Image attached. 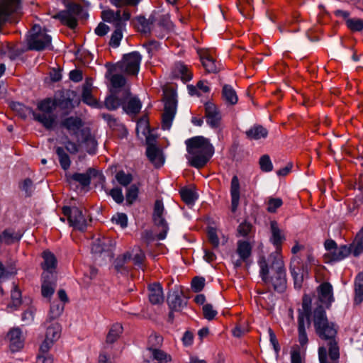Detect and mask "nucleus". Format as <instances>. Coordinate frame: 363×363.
<instances>
[{
  "label": "nucleus",
  "mask_w": 363,
  "mask_h": 363,
  "mask_svg": "<svg viewBox=\"0 0 363 363\" xmlns=\"http://www.w3.org/2000/svg\"><path fill=\"white\" fill-rule=\"evenodd\" d=\"M205 286V279L201 277H195L191 281V288L196 293L203 290Z\"/></svg>",
  "instance_id": "0e129e2a"
},
{
  "label": "nucleus",
  "mask_w": 363,
  "mask_h": 363,
  "mask_svg": "<svg viewBox=\"0 0 363 363\" xmlns=\"http://www.w3.org/2000/svg\"><path fill=\"white\" fill-rule=\"evenodd\" d=\"M115 178L116 181L122 186H127L129 185L133 181V176L131 174H126L123 170L118 171Z\"/></svg>",
  "instance_id": "8fccbe9b"
},
{
  "label": "nucleus",
  "mask_w": 363,
  "mask_h": 363,
  "mask_svg": "<svg viewBox=\"0 0 363 363\" xmlns=\"http://www.w3.org/2000/svg\"><path fill=\"white\" fill-rule=\"evenodd\" d=\"M187 298L182 290L175 289L168 293L167 301L169 309L181 311L184 307L186 306Z\"/></svg>",
  "instance_id": "4468645a"
},
{
  "label": "nucleus",
  "mask_w": 363,
  "mask_h": 363,
  "mask_svg": "<svg viewBox=\"0 0 363 363\" xmlns=\"http://www.w3.org/2000/svg\"><path fill=\"white\" fill-rule=\"evenodd\" d=\"M114 27H115V30L113 31V33L111 35L109 45H110V46H111L113 48H117L119 46L121 40L123 38V29L125 27L121 26L120 23L119 24L118 23V25Z\"/></svg>",
  "instance_id": "a18cd8bd"
},
{
  "label": "nucleus",
  "mask_w": 363,
  "mask_h": 363,
  "mask_svg": "<svg viewBox=\"0 0 363 363\" xmlns=\"http://www.w3.org/2000/svg\"><path fill=\"white\" fill-rule=\"evenodd\" d=\"M22 233L20 232H14L12 229H5L1 234L0 238L2 242L6 245H11L15 242H18L22 238Z\"/></svg>",
  "instance_id": "72a5a7b5"
},
{
  "label": "nucleus",
  "mask_w": 363,
  "mask_h": 363,
  "mask_svg": "<svg viewBox=\"0 0 363 363\" xmlns=\"http://www.w3.org/2000/svg\"><path fill=\"white\" fill-rule=\"evenodd\" d=\"M11 301L7 306V310L9 312H13L18 308V307L21 305V292L19 289L15 288L11 291Z\"/></svg>",
  "instance_id": "ea45409f"
},
{
  "label": "nucleus",
  "mask_w": 363,
  "mask_h": 363,
  "mask_svg": "<svg viewBox=\"0 0 363 363\" xmlns=\"http://www.w3.org/2000/svg\"><path fill=\"white\" fill-rule=\"evenodd\" d=\"M172 74L174 78H179L184 82L190 81L192 78V74L188 67L181 62L174 64Z\"/></svg>",
  "instance_id": "c85d7f7f"
},
{
  "label": "nucleus",
  "mask_w": 363,
  "mask_h": 363,
  "mask_svg": "<svg viewBox=\"0 0 363 363\" xmlns=\"http://www.w3.org/2000/svg\"><path fill=\"white\" fill-rule=\"evenodd\" d=\"M138 23L141 26L140 31L145 35H150L151 33V25L146 21V18L143 16L136 17Z\"/></svg>",
  "instance_id": "bf43d9fd"
},
{
  "label": "nucleus",
  "mask_w": 363,
  "mask_h": 363,
  "mask_svg": "<svg viewBox=\"0 0 363 363\" xmlns=\"http://www.w3.org/2000/svg\"><path fill=\"white\" fill-rule=\"evenodd\" d=\"M101 117L107 122L109 127L113 130L124 129V125L118 120L109 113H102Z\"/></svg>",
  "instance_id": "09e8293b"
},
{
  "label": "nucleus",
  "mask_w": 363,
  "mask_h": 363,
  "mask_svg": "<svg viewBox=\"0 0 363 363\" xmlns=\"http://www.w3.org/2000/svg\"><path fill=\"white\" fill-rule=\"evenodd\" d=\"M122 332L123 327L121 324H113L111 326V329L109 330V332L108 333V335L106 336V342L108 344H112L115 342L118 339Z\"/></svg>",
  "instance_id": "79ce46f5"
},
{
  "label": "nucleus",
  "mask_w": 363,
  "mask_h": 363,
  "mask_svg": "<svg viewBox=\"0 0 363 363\" xmlns=\"http://www.w3.org/2000/svg\"><path fill=\"white\" fill-rule=\"evenodd\" d=\"M10 341V350L12 352H15L23 346V342L21 338V330L18 328H13L10 330L7 335Z\"/></svg>",
  "instance_id": "bb28decb"
},
{
  "label": "nucleus",
  "mask_w": 363,
  "mask_h": 363,
  "mask_svg": "<svg viewBox=\"0 0 363 363\" xmlns=\"http://www.w3.org/2000/svg\"><path fill=\"white\" fill-rule=\"evenodd\" d=\"M145 259V255L143 250H141L140 247H137L136 252L134 255V256H132V259L133 261V263L135 266H137L139 268H141L143 267V262Z\"/></svg>",
  "instance_id": "e2e57ef3"
},
{
  "label": "nucleus",
  "mask_w": 363,
  "mask_h": 363,
  "mask_svg": "<svg viewBox=\"0 0 363 363\" xmlns=\"http://www.w3.org/2000/svg\"><path fill=\"white\" fill-rule=\"evenodd\" d=\"M180 196L182 201L187 205L193 204L198 198L196 193L188 188L182 189L180 190Z\"/></svg>",
  "instance_id": "c03bdc74"
},
{
  "label": "nucleus",
  "mask_w": 363,
  "mask_h": 363,
  "mask_svg": "<svg viewBox=\"0 0 363 363\" xmlns=\"http://www.w3.org/2000/svg\"><path fill=\"white\" fill-rule=\"evenodd\" d=\"M63 214L67 218L70 226L84 232L86 229L87 223L82 211L77 206H64Z\"/></svg>",
  "instance_id": "f8f14e48"
},
{
  "label": "nucleus",
  "mask_w": 363,
  "mask_h": 363,
  "mask_svg": "<svg viewBox=\"0 0 363 363\" xmlns=\"http://www.w3.org/2000/svg\"><path fill=\"white\" fill-rule=\"evenodd\" d=\"M64 144L66 150L70 154L75 155L79 151L80 143H74L68 139Z\"/></svg>",
  "instance_id": "774afa93"
},
{
  "label": "nucleus",
  "mask_w": 363,
  "mask_h": 363,
  "mask_svg": "<svg viewBox=\"0 0 363 363\" xmlns=\"http://www.w3.org/2000/svg\"><path fill=\"white\" fill-rule=\"evenodd\" d=\"M111 88V89H125L126 79L120 74H114L109 78Z\"/></svg>",
  "instance_id": "de8ad7c7"
},
{
  "label": "nucleus",
  "mask_w": 363,
  "mask_h": 363,
  "mask_svg": "<svg viewBox=\"0 0 363 363\" xmlns=\"http://www.w3.org/2000/svg\"><path fill=\"white\" fill-rule=\"evenodd\" d=\"M52 38L46 33L45 29L42 30L40 26L35 25L31 33L28 36V49L29 50L42 51L51 45Z\"/></svg>",
  "instance_id": "1a4fd4ad"
},
{
  "label": "nucleus",
  "mask_w": 363,
  "mask_h": 363,
  "mask_svg": "<svg viewBox=\"0 0 363 363\" xmlns=\"http://www.w3.org/2000/svg\"><path fill=\"white\" fill-rule=\"evenodd\" d=\"M42 257L44 259L42 263V268L43 270H55L57 267V259L55 255L49 250H45Z\"/></svg>",
  "instance_id": "c9c22d12"
},
{
  "label": "nucleus",
  "mask_w": 363,
  "mask_h": 363,
  "mask_svg": "<svg viewBox=\"0 0 363 363\" xmlns=\"http://www.w3.org/2000/svg\"><path fill=\"white\" fill-rule=\"evenodd\" d=\"M115 247V242L110 238L102 237L95 239L91 244V252L101 255H106L112 258L113 257V250Z\"/></svg>",
  "instance_id": "ddd939ff"
},
{
  "label": "nucleus",
  "mask_w": 363,
  "mask_h": 363,
  "mask_svg": "<svg viewBox=\"0 0 363 363\" xmlns=\"http://www.w3.org/2000/svg\"><path fill=\"white\" fill-rule=\"evenodd\" d=\"M84 125L83 121L78 116H69L65 118L61 122V126L74 136L77 142H79L80 131L84 128Z\"/></svg>",
  "instance_id": "dca6fc26"
},
{
  "label": "nucleus",
  "mask_w": 363,
  "mask_h": 363,
  "mask_svg": "<svg viewBox=\"0 0 363 363\" xmlns=\"http://www.w3.org/2000/svg\"><path fill=\"white\" fill-rule=\"evenodd\" d=\"M346 26L352 32H360L363 30V20L361 18L347 19Z\"/></svg>",
  "instance_id": "603ef678"
},
{
  "label": "nucleus",
  "mask_w": 363,
  "mask_h": 363,
  "mask_svg": "<svg viewBox=\"0 0 363 363\" xmlns=\"http://www.w3.org/2000/svg\"><path fill=\"white\" fill-rule=\"evenodd\" d=\"M19 188L25 191L26 196L30 197L34 190L33 182L30 178H26L20 184Z\"/></svg>",
  "instance_id": "13d9d810"
},
{
  "label": "nucleus",
  "mask_w": 363,
  "mask_h": 363,
  "mask_svg": "<svg viewBox=\"0 0 363 363\" xmlns=\"http://www.w3.org/2000/svg\"><path fill=\"white\" fill-rule=\"evenodd\" d=\"M60 325L57 323H53L50 326L48 327L46 330L45 338L54 342L60 337Z\"/></svg>",
  "instance_id": "49530a36"
},
{
  "label": "nucleus",
  "mask_w": 363,
  "mask_h": 363,
  "mask_svg": "<svg viewBox=\"0 0 363 363\" xmlns=\"http://www.w3.org/2000/svg\"><path fill=\"white\" fill-rule=\"evenodd\" d=\"M318 305H324L326 308H330L334 301L333 286L329 282H323L317 288Z\"/></svg>",
  "instance_id": "2eb2a0df"
},
{
  "label": "nucleus",
  "mask_w": 363,
  "mask_h": 363,
  "mask_svg": "<svg viewBox=\"0 0 363 363\" xmlns=\"http://www.w3.org/2000/svg\"><path fill=\"white\" fill-rule=\"evenodd\" d=\"M205 118L207 124L211 128H218L221 122V113L218 107L212 102L208 101L205 104Z\"/></svg>",
  "instance_id": "a211bd4d"
},
{
  "label": "nucleus",
  "mask_w": 363,
  "mask_h": 363,
  "mask_svg": "<svg viewBox=\"0 0 363 363\" xmlns=\"http://www.w3.org/2000/svg\"><path fill=\"white\" fill-rule=\"evenodd\" d=\"M141 107V101L137 97L131 98L126 106H123V109L128 114H138L140 111Z\"/></svg>",
  "instance_id": "a19ab883"
},
{
  "label": "nucleus",
  "mask_w": 363,
  "mask_h": 363,
  "mask_svg": "<svg viewBox=\"0 0 363 363\" xmlns=\"http://www.w3.org/2000/svg\"><path fill=\"white\" fill-rule=\"evenodd\" d=\"M139 189L135 184H132L128 189L125 195L126 202L131 205L137 199Z\"/></svg>",
  "instance_id": "5fc2aeb1"
},
{
  "label": "nucleus",
  "mask_w": 363,
  "mask_h": 363,
  "mask_svg": "<svg viewBox=\"0 0 363 363\" xmlns=\"http://www.w3.org/2000/svg\"><path fill=\"white\" fill-rule=\"evenodd\" d=\"M354 292V303L359 305L363 301V272L358 273L355 278Z\"/></svg>",
  "instance_id": "473e14b6"
},
{
  "label": "nucleus",
  "mask_w": 363,
  "mask_h": 363,
  "mask_svg": "<svg viewBox=\"0 0 363 363\" xmlns=\"http://www.w3.org/2000/svg\"><path fill=\"white\" fill-rule=\"evenodd\" d=\"M91 86L92 82L87 79L82 86V100L86 104L95 106L97 102L91 94Z\"/></svg>",
  "instance_id": "2f4dec72"
},
{
  "label": "nucleus",
  "mask_w": 363,
  "mask_h": 363,
  "mask_svg": "<svg viewBox=\"0 0 363 363\" xmlns=\"http://www.w3.org/2000/svg\"><path fill=\"white\" fill-rule=\"evenodd\" d=\"M141 59V55L137 51L125 54L121 62H118L113 68L108 69L106 77H108V74L112 72L116 71V68L128 74H138Z\"/></svg>",
  "instance_id": "6e6552de"
},
{
  "label": "nucleus",
  "mask_w": 363,
  "mask_h": 363,
  "mask_svg": "<svg viewBox=\"0 0 363 363\" xmlns=\"http://www.w3.org/2000/svg\"><path fill=\"white\" fill-rule=\"evenodd\" d=\"M110 93L113 94L122 105H125L127 100L130 96V91L129 88L125 89H110Z\"/></svg>",
  "instance_id": "37998d69"
},
{
  "label": "nucleus",
  "mask_w": 363,
  "mask_h": 363,
  "mask_svg": "<svg viewBox=\"0 0 363 363\" xmlns=\"http://www.w3.org/2000/svg\"><path fill=\"white\" fill-rule=\"evenodd\" d=\"M97 174V170L94 168L87 169L86 173H74L73 174H66V179L68 184L72 186L74 182H78L82 187H87L91 184V176Z\"/></svg>",
  "instance_id": "f3484780"
},
{
  "label": "nucleus",
  "mask_w": 363,
  "mask_h": 363,
  "mask_svg": "<svg viewBox=\"0 0 363 363\" xmlns=\"http://www.w3.org/2000/svg\"><path fill=\"white\" fill-rule=\"evenodd\" d=\"M157 25L165 33L169 31L172 27V23L169 19V15H162L159 18V22Z\"/></svg>",
  "instance_id": "680f3d73"
},
{
  "label": "nucleus",
  "mask_w": 363,
  "mask_h": 363,
  "mask_svg": "<svg viewBox=\"0 0 363 363\" xmlns=\"http://www.w3.org/2000/svg\"><path fill=\"white\" fill-rule=\"evenodd\" d=\"M270 231L272 234L269 238L270 242L275 247L277 251L281 250V245L286 240V237L282 234V232L279 228L278 223L276 220L270 221Z\"/></svg>",
  "instance_id": "412c9836"
},
{
  "label": "nucleus",
  "mask_w": 363,
  "mask_h": 363,
  "mask_svg": "<svg viewBox=\"0 0 363 363\" xmlns=\"http://www.w3.org/2000/svg\"><path fill=\"white\" fill-rule=\"evenodd\" d=\"M231 211L235 212L240 201V182L238 176L234 175L230 184Z\"/></svg>",
  "instance_id": "cd10ccee"
},
{
  "label": "nucleus",
  "mask_w": 363,
  "mask_h": 363,
  "mask_svg": "<svg viewBox=\"0 0 363 363\" xmlns=\"http://www.w3.org/2000/svg\"><path fill=\"white\" fill-rule=\"evenodd\" d=\"M112 221L120 225L122 228H125L128 225V217L123 213H118L116 216H113Z\"/></svg>",
  "instance_id": "338daca9"
},
{
  "label": "nucleus",
  "mask_w": 363,
  "mask_h": 363,
  "mask_svg": "<svg viewBox=\"0 0 363 363\" xmlns=\"http://www.w3.org/2000/svg\"><path fill=\"white\" fill-rule=\"evenodd\" d=\"M65 7L66 9L60 11L53 17L71 29H74L77 26V16H88L87 13H84L83 7L79 4L68 2L65 4Z\"/></svg>",
  "instance_id": "0eeeda50"
},
{
  "label": "nucleus",
  "mask_w": 363,
  "mask_h": 363,
  "mask_svg": "<svg viewBox=\"0 0 363 363\" xmlns=\"http://www.w3.org/2000/svg\"><path fill=\"white\" fill-rule=\"evenodd\" d=\"M203 317L208 320H212L216 316L218 312L213 310V306L211 303H206L202 308Z\"/></svg>",
  "instance_id": "052dcab7"
},
{
  "label": "nucleus",
  "mask_w": 363,
  "mask_h": 363,
  "mask_svg": "<svg viewBox=\"0 0 363 363\" xmlns=\"http://www.w3.org/2000/svg\"><path fill=\"white\" fill-rule=\"evenodd\" d=\"M289 269L294 279L295 289H300L302 287L304 279L303 272H301V271L304 270V266L300 265V262H298L296 263L294 262H291Z\"/></svg>",
  "instance_id": "393cba45"
},
{
  "label": "nucleus",
  "mask_w": 363,
  "mask_h": 363,
  "mask_svg": "<svg viewBox=\"0 0 363 363\" xmlns=\"http://www.w3.org/2000/svg\"><path fill=\"white\" fill-rule=\"evenodd\" d=\"M147 290L149 301L152 304H160L164 301L162 286L159 282L149 284Z\"/></svg>",
  "instance_id": "4be33fe9"
},
{
  "label": "nucleus",
  "mask_w": 363,
  "mask_h": 363,
  "mask_svg": "<svg viewBox=\"0 0 363 363\" xmlns=\"http://www.w3.org/2000/svg\"><path fill=\"white\" fill-rule=\"evenodd\" d=\"M247 138L249 140H258L266 138L268 135V130L262 125H254L245 132Z\"/></svg>",
  "instance_id": "7c9ffc66"
},
{
  "label": "nucleus",
  "mask_w": 363,
  "mask_h": 363,
  "mask_svg": "<svg viewBox=\"0 0 363 363\" xmlns=\"http://www.w3.org/2000/svg\"><path fill=\"white\" fill-rule=\"evenodd\" d=\"M259 274L263 282L271 285L278 293H283L287 287V280L284 263L279 252L269 255L268 258L262 256L259 258Z\"/></svg>",
  "instance_id": "f257e3e1"
},
{
  "label": "nucleus",
  "mask_w": 363,
  "mask_h": 363,
  "mask_svg": "<svg viewBox=\"0 0 363 363\" xmlns=\"http://www.w3.org/2000/svg\"><path fill=\"white\" fill-rule=\"evenodd\" d=\"M132 259V254L130 252H126L122 255H119L113 262L114 269L121 274H128L130 269L126 264Z\"/></svg>",
  "instance_id": "a878e982"
},
{
  "label": "nucleus",
  "mask_w": 363,
  "mask_h": 363,
  "mask_svg": "<svg viewBox=\"0 0 363 363\" xmlns=\"http://www.w3.org/2000/svg\"><path fill=\"white\" fill-rule=\"evenodd\" d=\"M164 207L162 201L159 199L156 200L153 208L152 220L154 225L161 229V231L157 234L158 240L165 239L169 230L168 223L164 217Z\"/></svg>",
  "instance_id": "9b49d317"
},
{
  "label": "nucleus",
  "mask_w": 363,
  "mask_h": 363,
  "mask_svg": "<svg viewBox=\"0 0 363 363\" xmlns=\"http://www.w3.org/2000/svg\"><path fill=\"white\" fill-rule=\"evenodd\" d=\"M199 55L206 72L217 73L220 71V65L210 55L208 51L199 52Z\"/></svg>",
  "instance_id": "b1692460"
},
{
  "label": "nucleus",
  "mask_w": 363,
  "mask_h": 363,
  "mask_svg": "<svg viewBox=\"0 0 363 363\" xmlns=\"http://www.w3.org/2000/svg\"><path fill=\"white\" fill-rule=\"evenodd\" d=\"M311 298L309 295L305 294L302 299V309L298 311V342L301 347L307 345L308 342L307 333L305 328V318L307 320L308 325H311Z\"/></svg>",
  "instance_id": "39448f33"
},
{
  "label": "nucleus",
  "mask_w": 363,
  "mask_h": 363,
  "mask_svg": "<svg viewBox=\"0 0 363 363\" xmlns=\"http://www.w3.org/2000/svg\"><path fill=\"white\" fill-rule=\"evenodd\" d=\"M177 95L172 89H165L163 94L162 101L164 103V113L162 118V128L169 130L177 112Z\"/></svg>",
  "instance_id": "423d86ee"
},
{
  "label": "nucleus",
  "mask_w": 363,
  "mask_h": 363,
  "mask_svg": "<svg viewBox=\"0 0 363 363\" xmlns=\"http://www.w3.org/2000/svg\"><path fill=\"white\" fill-rule=\"evenodd\" d=\"M348 247H351V253H352L354 257H358L363 252V227L357 234L353 242L350 244Z\"/></svg>",
  "instance_id": "e433bc0d"
},
{
  "label": "nucleus",
  "mask_w": 363,
  "mask_h": 363,
  "mask_svg": "<svg viewBox=\"0 0 363 363\" xmlns=\"http://www.w3.org/2000/svg\"><path fill=\"white\" fill-rule=\"evenodd\" d=\"M55 108L53 99L48 97L40 101L37 104V109L40 113L34 111V120L42 124L46 130H52L56 119L53 113Z\"/></svg>",
  "instance_id": "20e7f679"
},
{
  "label": "nucleus",
  "mask_w": 363,
  "mask_h": 363,
  "mask_svg": "<svg viewBox=\"0 0 363 363\" xmlns=\"http://www.w3.org/2000/svg\"><path fill=\"white\" fill-rule=\"evenodd\" d=\"M64 310V306L62 304H52L50 306L49 319L55 320L58 318Z\"/></svg>",
  "instance_id": "69168bd1"
},
{
  "label": "nucleus",
  "mask_w": 363,
  "mask_h": 363,
  "mask_svg": "<svg viewBox=\"0 0 363 363\" xmlns=\"http://www.w3.org/2000/svg\"><path fill=\"white\" fill-rule=\"evenodd\" d=\"M260 169L262 172H269L273 169V165L268 155H264L259 161Z\"/></svg>",
  "instance_id": "4d7b16f0"
},
{
  "label": "nucleus",
  "mask_w": 363,
  "mask_h": 363,
  "mask_svg": "<svg viewBox=\"0 0 363 363\" xmlns=\"http://www.w3.org/2000/svg\"><path fill=\"white\" fill-rule=\"evenodd\" d=\"M11 108L16 111L22 118H26L28 115L34 117V110L19 102H12Z\"/></svg>",
  "instance_id": "58836bf2"
},
{
  "label": "nucleus",
  "mask_w": 363,
  "mask_h": 363,
  "mask_svg": "<svg viewBox=\"0 0 363 363\" xmlns=\"http://www.w3.org/2000/svg\"><path fill=\"white\" fill-rule=\"evenodd\" d=\"M186 155L190 166L201 169L210 160L214 153V147L208 138L195 136L186 140Z\"/></svg>",
  "instance_id": "7ed1b4c3"
},
{
  "label": "nucleus",
  "mask_w": 363,
  "mask_h": 363,
  "mask_svg": "<svg viewBox=\"0 0 363 363\" xmlns=\"http://www.w3.org/2000/svg\"><path fill=\"white\" fill-rule=\"evenodd\" d=\"M79 143L84 145L86 151L93 155L96 153L97 148V141L94 137L91 135V130L89 128H84L80 131L79 142Z\"/></svg>",
  "instance_id": "6ab92c4d"
},
{
  "label": "nucleus",
  "mask_w": 363,
  "mask_h": 363,
  "mask_svg": "<svg viewBox=\"0 0 363 363\" xmlns=\"http://www.w3.org/2000/svg\"><path fill=\"white\" fill-rule=\"evenodd\" d=\"M351 247H348L347 245H343L340 247H336L331 252L325 253L324 255V260L325 262H339L347 257L350 254H351Z\"/></svg>",
  "instance_id": "aec40b11"
},
{
  "label": "nucleus",
  "mask_w": 363,
  "mask_h": 363,
  "mask_svg": "<svg viewBox=\"0 0 363 363\" xmlns=\"http://www.w3.org/2000/svg\"><path fill=\"white\" fill-rule=\"evenodd\" d=\"M283 204L282 199L280 198H269L267 202V211L269 213H274Z\"/></svg>",
  "instance_id": "6e6d98bb"
},
{
  "label": "nucleus",
  "mask_w": 363,
  "mask_h": 363,
  "mask_svg": "<svg viewBox=\"0 0 363 363\" xmlns=\"http://www.w3.org/2000/svg\"><path fill=\"white\" fill-rule=\"evenodd\" d=\"M313 323L315 333L322 340H328V354L334 363L340 357L339 347L335 340L337 333L336 325L328 320L323 306L318 305L313 312Z\"/></svg>",
  "instance_id": "f03ea898"
},
{
  "label": "nucleus",
  "mask_w": 363,
  "mask_h": 363,
  "mask_svg": "<svg viewBox=\"0 0 363 363\" xmlns=\"http://www.w3.org/2000/svg\"><path fill=\"white\" fill-rule=\"evenodd\" d=\"M75 91L67 89L61 91L58 96L55 97V108L58 107L65 114H69L71 111L79 104V99H77Z\"/></svg>",
  "instance_id": "9d476101"
},
{
  "label": "nucleus",
  "mask_w": 363,
  "mask_h": 363,
  "mask_svg": "<svg viewBox=\"0 0 363 363\" xmlns=\"http://www.w3.org/2000/svg\"><path fill=\"white\" fill-rule=\"evenodd\" d=\"M146 156L156 168H160L164 162L162 151L157 146L147 147Z\"/></svg>",
  "instance_id": "5701e85b"
},
{
  "label": "nucleus",
  "mask_w": 363,
  "mask_h": 363,
  "mask_svg": "<svg viewBox=\"0 0 363 363\" xmlns=\"http://www.w3.org/2000/svg\"><path fill=\"white\" fill-rule=\"evenodd\" d=\"M105 107L109 111H115L118 108L121 106H123L122 104L114 96L113 94L110 93L108 96L106 97L104 101Z\"/></svg>",
  "instance_id": "3c124183"
},
{
  "label": "nucleus",
  "mask_w": 363,
  "mask_h": 363,
  "mask_svg": "<svg viewBox=\"0 0 363 363\" xmlns=\"http://www.w3.org/2000/svg\"><path fill=\"white\" fill-rule=\"evenodd\" d=\"M55 153L58 157L60 167L64 170H67L71 165V160L69 155L65 152L62 147H55Z\"/></svg>",
  "instance_id": "4c0bfd02"
},
{
  "label": "nucleus",
  "mask_w": 363,
  "mask_h": 363,
  "mask_svg": "<svg viewBox=\"0 0 363 363\" xmlns=\"http://www.w3.org/2000/svg\"><path fill=\"white\" fill-rule=\"evenodd\" d=\"M43 284H57V275L55 270H44L42 274Z\"/></svg>",
  "instance_id": "864d4df0"
},
{
  "label": "nucleus",
  "mask_w": 363,
  "mask_h": 363,
  "mask_svg": "<svg viewBox=\"0 0 363 363\" xmlns=\"http://www.w3.org/2000/svg\"><path fill=\"white\" fill-rule=\"evenodd\" d=\"M222 98L226 104L230 105L236 104L238 100L235 91L228 84H225L223 86Z\"/></svg>",
  "instance_id": "f704fd0d"
},
{
  "label": "nucleus",
  "mask_w": 363,
  "mask_h": 363,
  "mask_svg": "<svg viewBox=\"0 0 363 363\" xmlns=\"http://www.w3.org/2000/svg\"><path fill=\"white\" fill-rule=\"evenodd\" d=\"M252 246L248 241L242 240L238 241L236 253L244 260L245 263L248 262V259L252 255Z\"/></svg>",
  "instance_id": "c756f323"
}]
</instances>
